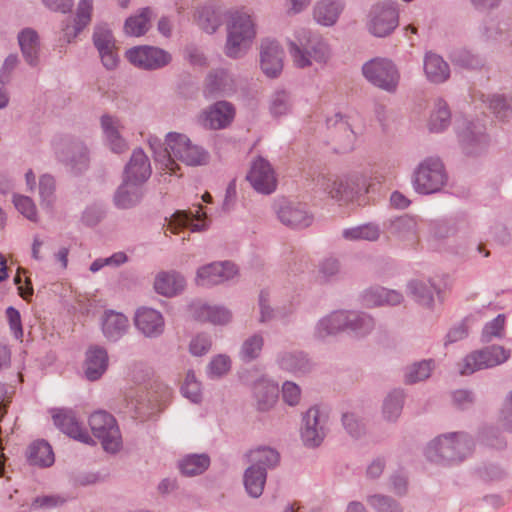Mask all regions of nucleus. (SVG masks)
Returning <instances> with one entry per match:
<instances>
[{"mask_svg":"<svg viewBox=\"0 0 512 512\" xmlns=\"http://www.w3.org/2000/svg\"><path fill=\"white\" fill-rule=\"evenodd\" d=\"M170 397L171 389L164 383L154 381L145 390L140 388L136 392L132 405L139 416H148L161 410Z\"/></svg>","mask_w":512,"mask_h":512,"instance_id":"ddd939ff","label":"nucleus"},{"mask_svg":"<svg viewBox=\"0 0 512 512\" xmlns=\"http://www.w3.org/2000/svg\"><path fill=\"white\" fill-rule=\"evenodd\" d=\"M362 73L369 83L388 93H395L398 88L400 73L394 62L388 58L376 57L365 62Z\"/></svg>","mask_w":512,"mask_h":512,"instance_id":"6e6552de","label":"nucleus"},{"mask_svg":"<svg viewBox=\"0 0 512 512\" xmlns=\"http://www.w3.org/2000/svg\"><path fill=\"white\" fill-rule=\"evenodd\" d=\"M236 274L237 268L232 262H214L198 269L196 283L199 286L210 287L228 281Z\"/></svg>","mask_w":512,"mask_h":512,"instance_id":"aec40b11","label":"nucleus"},{"mask_svg":"<svg viewBox=\"0 0 512 512\" xmlns=\"http://www.w3.org/2000/svg\"><path fill=\"white\" fill-rule=\"evenodd\" d=\"M292 107L290 94L285 90L275 91L270 99V112L273 116L286 115Z\"/></svg>","mask_w":512,"mask_h":512,"instance_id":"13d9d810","label":"nucleus"},{"mask_svg":"<svg viewBox=\"0 0 512 512\" xmlns=\"http://www.w3.org/2000/svg\"><path fill=\"white\" fill-rule=\"evenodd\" d=\"M510 358V350L500 345H490L468 354L460 368L462 375H471L476 371L489 369L505 363Z\"/></svg>","mask_w":512,"mask_h":512,"instance_id":"f8f14e48","label":"nucleus"},{"mask_svg":"<svg viewBox=\"0 0 512 512\" xmlns=\"http://www.w3.org/2000/svg\"><path fill=\"white\" fill-rule=\"evenodd\" d=\"M166 148L164 158L166 167L175 173L174 159L180 160L188 166H202L209 162V153L203 147L193 144L185 135L177 132H169L166 135Z\"/></svg>","mask_w":512,"mask_h":512,"instance_id":"39448f33","label":"nucleus"},{"mask_svg":"<svg viewBox=\"0 0 512 512\" xmlns=\"http://www.w3.org/2000/svg\"><path fill=\"white\" fill-rule=\"evenodd\" d=\"M13 203L19 213H21L28 220L37 221V209L33 200L24 195H14Z\"/></svg>","mask_w":512,"mask_h":512,"instance_id":"0e129e2a","label":"nucleus"},{"mask_svg":"<svg viewBox=\"0 0 512 512\" xmlns=\"http://www.w3.org/2000/svg\"><path fill=\"white\" fill-rule=\"evenodd\" d=\"M375 328L374 319L367 313L355 310H336L321 318L314 330V336L325 339L341 332L364 338Z\"/></svg>","mask_w":512,"mask_h":512,"instance_id":"f257e3e1","label":"nucleus"},{"mask_svg":"<svg viewBox=\"0 0 512 512\" xmlns=\"http://www.w3.org/2000/svg\"><path fill=\"white\" fill-rule=\"evenodd\" d=\"M151 174L152 168L148 156L141 148L134 149L124 167L122 178L144 186Z\"/></svg>","mask_w":512,"mask_h":512,"instance_id":"b1692460","label":"nucleus"},{"mask_svg":"<svg viewBox=\"0 0 512 512\" xmlns=\"http://www.w3.org/2000/svg\"><path fill=\"white\" fill-rule=\"evenodd\" d=\"M450 123L451 112L447 103L443 99H437L428 122L429 130L434 133H439L447 129Z\"/></svg>","mask_w":512,"mask_h":512,"instance_id":"09e8293b","label":"nucleus"},{"mask_svg":"<svg viewBox=\"0 0 512 512\" xmlns=\"http://www.w3.org/2000/svg\"><path fill=\"white\" fill-rule=\"evenodd\" d=\"M205 217L202 212V206L199 205L195 213L191 211L178 210L170 219L169 229L172 233L176 234L183 228H190L192 232L204 231L207 227L205 222L199 223Z\"/></svg>","mask_w":512,"mask_h":512,"instance_id":"f704fd0d","label":"nucleus"},{"mask_svg":"<svg viewBox=\"0 0 512 512\" xmlns=\"http://www.w3.org/2000/svg\"><path fill=\"white\" fill-rule=\"evenodd\" d=\"M267 472L264 469L249 466L243 475L246 492L253 498H259L264 490Z\"/></svg>","mask_w":512,"mask_h":512,"instance_id":"49530a36","label":"nucleus"},{"mask_svg":"<svg viewBox=\"0 0 512 512\" xmlns=\"http://www.w3.org/2000/svg\"><path fill=\"white\" fill-rule=\"evenodd\" d=\"M185 285V278L176 271L161 272L154 281L156 292L167 297L177 295L183 291Z\"/></svg>","mask_w":512,"mask_h":512,"instance_id":"58836bf2","label":"nucleus"},{"mask_svg":"<svg viewBox=\"0 0 512 512\" xmlns=\"http://www.w3.org/2000/svg\"><path fill=\"white\" fill-rule=\"evenodd\" d=\"M450 59L454 65L471 70L481 69L485 64V60L480 55L466 49L452 51Z\"/></svg>","mask_w":512,"mask_h":512,"instance_id":"603ef678","label":"nucleus"},{"mask_svg":"<svg viewBox=\"0 0 512 512\" xmlns=\"http://www.w3.org/2000/svg\"><path fill=\"white\" fill-rule=\"evenodd\" d=\"M505 316L503 314L497 315L492 321L488 322L481 334V341L489 343L495 337H502V331L504 330Z\"/></svg>","mask_w":512,"mask_h":512,"instance_id":"e2e57ef3","label":"nucleus"},{"mask_svg":"<svg viewBox=\"0 0 512 512\" xmlns=\"http://www.w3.org/2000/svg\"><path fill=\"white\" fill-rule=\"evenodd\" d=\"M127 60L135 67L147 71L159 70L167 66L172 56L156 46H134L125 53Z\"/></svg>","mask_w":512,"mask_h":512,"instance_id":"4468645a","label":"nucleus"},{"mask_svg":"<svg viewBox=\"0 0 512 512\" xmlns=\"http://www.w3.org/2000/svg\"><path fill=\"white\" fill-rule=\"evenodd\" d=\"M246 457L250 466L264 469V472L275 468L280 462L279 452L269 446H259L252 449L246 454Z\"/></svg>","mask_w":512,"mask_h":512,"instance_id":"79ce46f5","label":"nucleus"},{"mask_svg":"<svg viewBox=\"0 0 512 512\" xmlns=\"http://www.w3.org/2000/svg\"><path fill=\"white\" fill-rule=\"evenodd\" d=\"M424 71L427 79L435 84L445 82L450 76L448 63L435 53L426 54L424 59Z\"/></svg>","mask_w":512,"mask_h":512,"instance_id":"37998d69","label":"nucleus"},{"mask_svg":"<svg viewBox=\"0 0 512 512\" xmlns=\"http://www.w3.org/2000/svg\"><path fill=\"white\" fill-rule=\"evenodd\" d=\"M39 195L43 207L52 208L55 201V179L49 174H44L39 179Z\"/></svg>","mask_w":512,"mask_h":512,"instance_id":"bf43d9fd","label":"nucleus"},{"mask_svg":"<svg viewBox=\"0 0 512 512\" xmlns=\"http://www.w3.org/2000/svg\"><path fill=\"white\" fill-rule=\"evenodd\" d=\"M328 129L335 128L337 131L342 132L344 136V144L341 147L343 151L352 149V142L355 138L354 132L350 128L349 123L344 119L340 113L335 114L326 120Z\"/></svg>","mask_w":512,"mask_h":512,"instance_id":"4d7b16f0","label":"nucleus"},{"mask_svg":"<svg viewBox=\"0 0 512 512\" xmlns=\"http://www.w3.org/2000/svg\"><path fill=\"white\" fill-rule=\"evenodd\" d=\"M343 238L350 241L366 240L376 241L380 237V228L376 224L367 223L356 227L344 229Z\"/></svg>","mask_w":512,"mask_h":512,"instance_id":"3c124183","label":"nucleus"},{"mask_svg":"<svg viewBox=\"0 0 512 512\" xmlns=\"http://www.w3.org/2000/svg\"><path fill=\"white\" fill-rule=\"evenodd\" d=\"M264 346V338L261 333H254L247 337L241 344L238 357L244 363H250L261 355Z\"/></svg>","mask_w":512,"mask_h":512,"instance_id":"8fccbe9b","label":"nucleus"},{"mask_svg":"<svg viewBox=\"0 0 512 512\" xmlns=\"http://www.w3.org/2000/svg\"><path fill=\"white\" fill-rule=\"evenodd\" d=\"M340 270L338 260L328 258L322 261L319 265L318 279L321 282H330L336 278Z\"/></svg>","mask_w":512,"mask_h":512,"instance_id":"338daca9","label":"nucleus"},{"mask_svg":"<svg viewBox=\"0 0 512 512\" xmlns=\"http://www.w3.org/2000/svg\"><path fill=\"white\" fill-rule=\"evenodd\" d=\"M288 50L298 68L310 67L314 62L326 64L331 56L325 39L306 28L295 31L293 38L288 40Z\"/></svg>","mask_w":512,"mask_h":512,"instance_id":"7ed1b4c3","label":"nucleus"},{"mask_svg":"<svg viewBox=\"0 0 512 512\" xmlns=\"http://www.w3.org/2000/svg\"><path fill=\"white\" fill-rule=\"evenodd\" d=\"M237 84L234 76L225 69L210 72L206 78L204 93L206 97L216 98L234 94Z\"/></svg>","mask_w":512,"mask_h":512,"instance_id":"5701e85b","label":"nucleus"},{"mask_svg":"<svg viewBox=\"0 0 512 512\" xmlns=\"http://www.w3.org/2000/svg\"><path fill=\"white\" fill-rule=\"evenodd\" d=\"M327 413L314 406L309 408L302 419L301 438L305 446H319L327 434Z\"/></svg>","mask_w":512,"mask_h":512,"instance_id":"2eb2a0df","label":"nucleus"},{"mask_svg":"<svg viewBox=\"0 0 512 512\" xmlns=\"http://www.w3.org/2000/svg\"><path fill=\"white\" fill-rule=\"evenodd\" d=\"M404 404V392L396 389L387 395L383 403V415L388 421H395L401 414Z\"/></svg>","mask_w":512,"mask_h":512,"instance_id":"5fc2aeb1","label":"nucleus"},{"mask_svg":"<svg viewBox=\"0 0 512 512\" xmlns=\"http://www.w3.org/2000/svg\"><path fill=\"white\" fill-rule=\"evenodd\" d=\"M227 37L224 53L238 59L244 56L256 37V20L252 12L245 9L231 11L226 24Z\"/></svg>","mask_w":512,"mask_h":512,"instance_id":"f03ea898","label":"nucleus"},{"mask_svg":"<svg viewBox=\"0 0 512 512\" xmlns=\"http://www.w3.org/2000/svg\"><path fill=\"white\" fill-rule=\"evenodd\" d=\"M194 20L197 26L207 34H214L223 22L221 7L209 4L196 9Z\"/></svg>","mask_w":512,"mask_h":512,"instance_id":"e433bc0d","label":"nucleus"},{"mask_svg":"<svg viewBox=\"0 0 512 512\" xmlns=\"http://www.w3.org/2000/svg\"><path fill=\"white\" fill-rule=\"evenodd\" d=\"M109 365L108 352L104 347L90 346L85 354L84 375L89 381L99 380Z\"/></svg>","mask_w":512,"mask_h":512,"instance_id":"c85d7f7f","label":"nucleus"},{"mask_svg":"<svg viewBox=\"0 0 512 512\" xmlns=\"http://www.w3.org/2000/svg\"><path fill=\"white\" fill-rule=\"evenodd\" d=\"M489 108L499 119H505L511 111L510 103L502 95H493L489 98Z\"/></svg>","mask_w":512,"mask_h":512,"instance_id":"774afa93","label":"nucleus"},{"mask_svg":"<svg viewBox=\"0 0 512 512\" xmlns=\"http://www.w3.org/2000/svg\"><path fill=\"white\" fill-rule=\"evenodd\" d=\"M474 442L466 432H450L434 438L425 449L431 462L451 464L463 461L472 451Z\"/></svg>","mask_w":512,"mask_h":512,"instance_id":"20e7f679","label":"nucleus"},{"mask_svg":"<svg viewBox=\"0 0 512 512\" xmlns=\"http://www.w3.org/2000/svg\"><path fill=\"white\" fill-rule=\"evenodd\" d=\"M433 369L434 361L431 359L416 362L406 368L405 382L407 384H414L426 380L430 377Z\"/></svg>","mask_w":512,"mask_h":512,"instance_id":"6e6d98bb","label":"nucleus"},{"mask_svg":"<svg viewBox=\"0 0 512 512\" xmlns=\"http://www.w3.org/2000/svg\"><path fill=\"white\" fill-rule=\"evenodd\" d=\"M399 25V9L395 1L377 2L370 8L367 29L375 37L390 35Z\"/></svg>","mask_w":512,"mask_h":512,"instance_id":"9d476101","label":"nucleus"},{"mask_svg":"<svg viewBox=\"0 0 512 512\" xmlns=\"http://www.w3.org/2000/svg\"><path fill=\"white\" fill-rule=\"evenodd\" d=\"M17 41L26 64L31 68H39L42 46L37 31L30 27L24 28L18 33Z\"/></svg>","mask_w":512,"mask_h":512,"instance_id":"4be33fe9","label":"nucleus"},{"mask_svg":"<svg viewBox=\"0 0 512 512\" xmlns=\"http://www.w3.org/2000/svg\"><path fill=\"white\" fill-rule=\"evenodd\" d=\"M458 138L461 147L468 155L480 153L488 144L487 135L479 123L465 122V127L458 131Z\"/></svg>","mask_w":512,"mask_h":512,"instance_id":"bb28decb","label":"nucleus"},{"mask_svg":"<svg viewBox=\"0 0 512 512\" xmlns=\"http://www.w3.org/2000/svg\"><path fill=\"white\" fill-rule=\"evenodd\" d=\"M92 0H81L78 4L74 19V34L76 37L91 21Z\"/></svg>","mask_w":512,"mask_h":512,"instance_id":"052dcab7","label":"nucleus"},{"mask_svg":"<svg viewBox=\"0 0 512 512\" xmlns=\"http://www.w3.org/2000/svg\"><path fill=\"white\" fill-rule=\"evenodd\" d=\"M342 424L346 432L353 438H360L365 434L364 423L354 413H344Z\"/></svg>","mask_w":512,"mask_h":512,"instance_id":"69168bd1","label":"nucleus"},{"mask_svg":"<svg viewBox=\"0 0 512 512\" xmlns=\"http://www.w3.org/2000/svg\"><path fill=\"white\" fill-rule=\"evenodd\" d=\"M246 179L259 193L269 195L276 190L277 180L270 163L262 157L257 158L251 166Z\"/></svg>","mask_w":512,"mask_h":512,"instance_id":"f3484780","label":"nucleus"},{"mask_svg":"<svg viewBox=\"0 0 512 512\" xmlns=\"http://www.w3.org/2000/svg\"><path fill=\"white\" fill-rule=\"evenodd\" d=\"M383 227L387 236L397 241L413 243L417 237L416 220L407 214L387 219Z\"/></svg>","mask_w":512,"mask_h":512,"instance_id":"393cba45","label":"nucleus"},{"mask_svg":"<svg viewBox=\"0 0 512 512\" xmlns=\"http://www.w3.org/2000/svg\"><path fill=\"white\" fill-rule=\"evenodd\" d=\"M100 125L105 142L113 153L122 154L128 150V143L121 135L124 126L118 117L104 114L100 118Z\"/></svg>","mask_w":512,"mask_h":512,"instance_id":"a878e982","label":"nucleus"},{"mask_svg":"<svg viewBox=\"0 0 512 512\" xmlns=\"http://www.w3.org/2000/svg\"><path fill=\"white\" fill-rule=\"evenodd\" d=\"M101 330L104 337L110 342L120 340L129 329L128 318L114 310H106L101 316Z\"/></svg>","mask_w":512,"mask_h":512,"instance_id":"473e14b6","label":"nucleus"},{"mask_svg":"<svg viewBox=\"0 0 512 512\" xmlns=\"http://www.w3.org/2000/svg\"><path fill=\"white\" fill-rule=\"evenodd\" d=\"M231 369V359L225 354H219L212 358L207 367L208 376L211 379L221 378Z\"/></svg>","mask_w":512,"mask_h":512,"instance_id":"680f3d73","label":"nucleus"},{"mask_svg":"<svg viewBox=\"0 0 512 512\" xmlns=\"http://www.w3.org/2000/svg\"><path fill=\"white\" fill-rule=\"evenodd\" d=\"M277 215L281 223L294 229L307 228L314 219L306 204L294 202L282 203L277 210Z\"/></svg>","mask_w":512,"mask_h":512,"instance_id":"412c9836","label":"nucleus"},{"mask_svg":"<svg viewBox=\"0 0 512 512\" xmlns=\"http://www.w3.org/2000/svg\"><path fill=\"white\" fill-rule=\"evenodd\" d=\"M191 316L200 322L224 325L231 321L232 314L225 307L210 306L201 301H194L189 306Z\"/></svg>","mask_w":512,"mask_h":512,"instance_id":"c756f323","label":"nucleus"},{"mask_svg":"<svg viewBox=\"0 0 512 512\" xmlns=\"http://www.w3.org/2000/svg\"><path fill=\"white\" fill-rule=\"evenodd\" d=\"M135 325L146 337L155 338L164 331V318L159 311L143 307L136 312Z\"/></svg>","mask_w":512,"mask_h":512,"instance_id":"7c9ffc66","label":"nucleus"},{"mask_svg":"<svg viewBox=\"0 0 512 512\" xmlns=\"http://www.w3.org/2000/svg\"><path fill=\"white\" fill-rule=\"evenodd\" d=\"M343 9L344 3L341 0H321L314 6V19L321 25L332 26L338 20Z\"/></svg>","mask_w":512,"mask_h":512,"instance_id":"ea45409f","label":"nucleus"},{"mask_svg":"<svg viewBox=\"0 0 512 512\" xmlns=\"http://www.w3.org/2000/svg\"><path fill=\"white\" fill-rule=\"evenodd\" d=\"M447 182L444 165L439 158L429 157L423 160L414 172L413 186L420 194H432L440 191Z\"/></svg>","mask_w":512,"mask_h":512,"instance_id":"1a4fd4ad","label":"nucleus"},{"mask_svg":"<svg viewBox=\"0 0 512 512\" xmlns=\"http://www.w3.org/2000/svg\"><path fill=\"white\" fill-rule=\"evenodd\" d=\"M366 502L375 512H404L402 505L388 495L371 494L366 497Z\"/></svg>","mask_w":512,"mask_h":512,"instance_id":"864d4df0","label":"nucleus"},{"mask_svg":"<svg viewBox=\"0 0 512 512\" xmlns=\"http://www.w3.org/2000/svg\"><path fill=\"white\" fill-rule=\"evenodd\" d=\"M93 44L96 47L102 64L107 70L117 67L119 58L116 52L115 39L107 25H97L93 33Z\"/></svg>","mask_w":512,"mask_h":512,"instance_id":"dca6fc26","label":"nucleus"},{"mask_svg":"<svg viewBox=\"0 0 512 512\" xmlns=\"http://www.w3.org/2000/svg\"><path fill=\"white\" fill-rule=\"evenodd\" d=\"M155 17L150 7L141 8L137 14L128 17L124 23V32L128 36L140 37L150 29L151 19Z\"/></svg>","mask_w":512,"mask_h":512,"instance_id":"c03bdc74","label":"nucleus"},{"mask_svg":"<svg viewBox=\"0 0 512 512\" xmlns=\"http://www.w3.org/2000/svg\"><path fill=\"white\" fill-rule=\"evenodd\" d=\"M276 361L281 369L292 373L304 374L311 369L310 361L302 351H282Z\"/></svg>","mask_w":512,"mask_h":512,"instance_id":"a19ab883","label":"nucleus"},{"mask_svg":"<svg viewBox=\"0 0 512 512\" xmlns=\"http://www.w3.org/2000/svg\"><path fill=\"white\" fill-rule=\"evenodd\" d=\"M363 302L368 307H377L382 305H398L403 300V295L396 291L386 289L381 286L366 289L362 295Z\"/></svg>","mask_w":512,"mask_h":512,"instance_id":"4c0bfd02","label":"nucleus"},{"mask_svg":"<svg viewBox=\"0 0 512 512\" xmlns=\"http://www.w3.org/2000/svg\"><path fill=\"white\" fill-rule=\"evenodd\" d=\"M235 116L234 106L227 101H217L199 116L200 124L208 129L220 130L231 124Z\"/></svg>","mask_w":512,"mask_h":512,"instance_id":"6ab92c4d","label":"nucleus"},{"mask_svg":"<svg viewBox=\"0 0 512 512\" xmlns=\"http://www.w3.org/2000/svg\"><path fill=\"white\" fill-rule=\"evenodd\" d=\"M89 425L105 451L110 453L119 451L122 444L121 434L116 419L111 414L106 411H96L91 414Z\"/></svg>","mask_w":512,"mask_h":512,"instance_id":"9b49d317","label":"nucleus"},{"mask_svg":"<svg viewBox=\"0 0 512 512\" xmlns=\"http://www.w3.org/2000/svg\"><path fill=\"white\" fill-rule=\"evenodd\" d=\"M55 154L57 160L74 175H80L89 168L90 151L80 138L68 136L61 139Z\"/></svg>","mask_w":512,"mask_h":512,"instance_id":"0eeeda50","label":"nucleus"},{"mask_svg":"<svg viewBox=\"0 0 512 512\" xmlns=\"http://www.w3.org/2000/svg\"><path fill=\"white\" fill-rule=\"evenodd\" d=\"M408 295L419 305L433 309L435 304L434 295L440 298V289L430 280L414 279L407 284Z\"/></svg>","mask_w":512,"mask_h":512,"instance_id":"72a5a7b5","label":"nucleus"},{"mask_svg":"<svg viewBox=\"0 0 512 512\" xmlns=\"http://www.w3.org/2000/svg\"><path fill=\"white\" fill-rule=\"evenodd\" d=\"M210 465V458L207 454H191L183 457L178 467L185 476L192 477L204 473Z\"/></svg>","mask_w":512,"mask_h":512,"instance_id":"de8ad7c7","label":"nucleus"},{"mask_svg":"<svg viewBox=\"0 0 512 512\" xmlns=\"http://www.w3.org/2000/svg\"><path fill=\"white\" fill-rule=\"evenodd\" d=\"M144 193V186L122 178L121 184L113 195V203L118 209H131L140 204Z\"/></svg>","mask_w":512,"mask_h":512,"instance_id":"2f4dec72","label":"nucleus"},{"mask_svg":"<svg viewBox=\"0 0 512 512\" xmlns=\"http://www.w3.org/2000/svg\"><path fill=\"white\" fill-rule=\"evenodd\" d=\"M27 459L31 465L40 467H49L55 460L52 447L44 440H37L29 445Z\"/></svg>","mask_w":512,"mask_h":512,"instance_id":"a18cd8bd","label":"nucleus"},{"mask_svg":"<svg viewBox=\"0 0 512 512\" xmlns=\"http://www.w3.org/2000/svg\"><path fill=\"white\" fill-rule=\"evenodd\" d=\"M284 52L275 40L264 39L261 42L260 64L268 77H277L283 68Z\"/></svg>","mask_w":512,"mask_h":512,"instance_id":"cd10ccee","label":"nucleus"},{"mask_svg":"<svg viewBox=\"0 0 512 512\" xmlns=\"http://www.w3.org/2000/svg\"><path fill=\"white\" fill-rule=\"evenodd\" d=\"M366 178L360 174L345 177L320 175L316 185L336 201L349 202L366 193Z\"/></svg>","mask_w":512,"mask_h":512,"instance_id":"423d86ee","label":"nucleus"},{"mask_svg":"<svg viewBox=\"0 0 512 512\" xmlns=\"http://www.w3.org/2000/svg\"><path fill=\"white\" fill-rule=\"evenodd\" d=\"M54 425L67 436L86 444H94V440L78 422L71 409L54 408L51 410Z\"/></svg>","mask_w":512,"mask_h":512,"instance_id":"a211bd4d","label":"nucleus"},{"mask_svg":"<svg viewBox=\"0 0 512 512\" xmlns=\"http://www.w3.org/2000/svg\"><path fill=\"white\" fill-rule=\"evenodd\" d=\"M252 390L257 408L260 411H268L272 408L279 395L278 385L265 377L257 379Z\"/></svg>","mask_w":512,"mask_h":512,"instance_id":"c9c22d12","label":"nucleus"}]
</instances>
